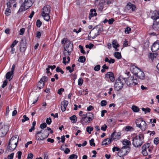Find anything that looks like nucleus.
I'll return each instance as SVG.
<instances>
[{"label": "nucleus", "instance_id": "nucleus-1", "mask_svg": "<svg viewBox=\"0 0 159 159\" xmlns=\"http://www.w3.org/2000/svg\"><path fill=\"white\" fill-rule=\"evenodd\" d=\"M144 135L143 134H140L134 137L132 139V144L135 147H140L144 142Z\"/></svg>", "mask_w": 159, "mask_h": 159}, {"label": "nucleus", "instance_id": "nucleus-2", "mask_svg": "<svg viewBox=\"0 0 159 159\" xmlns=\"http://www.w3.org/2000/svg\"><path fill=\"white\" fill-rule=\"evenodd\" d=\"M19 137L17 136H13L9 140L8 145V149L10 151H13L16 148L18 142Z\"/></svg>", "mask_w": 159, "mask_h": 159}, {"label": "nucleus", "instance_id": "nucleus-3", "mask_svg": "<svg viewBox=\"0 0 159 159\" xmlns=\"http://www.w3.org/2000/svg\"><path fill=\"white\" fill-rule=\"evenodd\" d=\"M51 7L49 5H46L42 9V16L46 21H48L50 19L49 13L51 11Z\"/></svg>", "mask_w": 159, "mask_h": 159}, {"label": "nucleus", "instance_id": "nucleus-4", "mask_svg": "<svg viewBox=\"0 0 159 159\" xmlns=\"http://www.w3.org/2000/svg\"><path fill=\"white\" fill-rule=\"evenodd\" d=\"M125 79L126 78H123L122 77H120L116 80L114 85L116 90L118 91L123 88Z\"/></svg>", "mask_w": 159, "mask_h": 159}, {"label": "nucleus", "instance_id": "nucleus-5", "mask_svg": "<svg viewBox=\"0 0 159 159\" xmlns=\"http://www.w3.org/2000/svg\"><path fill=\"white\" fill-rule=\"evenodd\" d=\"M33 3V1L32 0H25L24 3L21 4L18 11H25L30 7Z\"/></svg>", "mask_w": 159, "mask_h": 159}, {"label": "nucleus", "instance_id": "nucleus-6", "mask_svg": "<svg viewBox=\"0 0 159 159\" xmlns=\"http://www.w3.org/2000/svg\"><path fill=\"white\" fill-rule=\"evenodd\" d=\"M42 131L43 130H41L36 132L35 137L36 139L38 140H43L47 138L48 136L49 133L47 131L42 133Z\"/></svg>", "mask_w": 159, "mask_h": 159}, {"label": "nucleus", "instance_id": "nucleus-7", "mask_svg": "<svg viewBox=\"0 0 159 159\" xmlns=\"http://www.w3.org/2000/svg\"><path fill=\"white\" fill-rule=\"evenodd\" d=\"M127 86L129 87L133 86L137 84L138 81L136 78L131 76H129L125 80V81Z\"/></svg>", "mask_w": 159, "mask_h": 159}, {"label": "nucleus", "instance_id": "nucleus-8", "mask_svg": "<svg viewBox=\"0 0 159 159\" xmlns=\"http://www.w3.org/2000/svg\"><path fill=\"white\" fill-rule=\"evenodd\" d=\"M135 122L137 127L140 128L142 131H144L147 129L146 123L142 118H139L136 120Z\"/></svg>", "mask_w": 159, "mask_h": 159}, {"label": "nucleus", "instance_id": "nucleus-9", "mask_svg": "<svg viewBox=\"0 0 159 159\" xmlns=\"http://www.w3.org/2000/svg\"><path fill=\"white\" fill-rule=\"evenodd\" d=\"M73 44L70 42H68V43L66 44L64 47L63 53L65 56H70L73 50Z\"/></svg>", "mask_w": 159, "mask_h": 159}, {"label": "nucleus", "instance_id": "nucleus-10", "mask_svg": "<svg viewBox=\"0 0 159 159\" xmlns=\"http://www.w3.org/2000/svg\"><path fill=\"white\" fill-rule=\"evenodd\" d=\"M96 30L97 31V33L95 34L93 36H91V32L89 33V40L93 39L95 38L98 36L102 32L103 30V29L102 26H97L96 28Z\"/></svg>", "mask_w": 159, "mask_h": 159}, {"label": "nucleus", "instance_id": "nucleus-11", "mask_svg": "<svg viewBox=\"0 0 159 159\" xmlns=\"http://www.w3.org/2000/svg\"><path fill=\"white\" fill-rule=\"evenodd\" d=\"M48 80V78L46 76H43L38 83V87L39 89H42L44 86V83Z\"/></svg>", "mask_w": 159, "mask_h": 159}, {"label": "nucleus", "instance_id": "nucleus-12", "mask_svg": "<svg viewBox=\"0 0 159 159\" xmlns=\"http://www.w3.org/2000/svg\"><path fill=\"white\" fill-rule=\"evenodd\" d=\"M8 130V127L7 125H4L0 129V137H2L7 134Z\"/></svg>", "mask_w": 159, "mask_h": 159}, {"label": "nucleus", "instance_id": "nucleus-13", "mask_svg": "<svg viewBox=\"0 0 159 159\" xmlns=\"http://www.w3.org/2000/svg\"><path fill=\"white\" fill-rule=\"evenodd\" d=\"M121 133L120 132H116L115 131L114 132L111 134V138L112 141L117 140L120 138Z\"/></svg>", "mask_w": 159, "mask_h": 159}, {"label": "nucleus", "instance_id": "nucleus-14", "mask_svg": "<svg viewBox=\"0 0 159 159\" xmlns=\"http://www.w3.org/2000/svg\"><path fill=\"white\" fill-rule=\"evenodd\" d=\"M90 120L88 119L86 115L83 114L81 116V118L80 120V122L83 125L85 124H88L90 122Z\"/></svg>", "mask_w": 159, "mask_h": 159}, {"label": "nucleus", "instance_id": "nucleus-15", "mask_svg": "<svg viewBox=\"0 0 159 159\" xmlns=\"http://www.w3.org/2000/svg\"><path fill=\"white\" fill-rule=\"evenodd\" d=\"M140 70V69L134 65L131 66L130 67V71L135 76Z\"/></svg>", "mask_w": 159, "mask_h": 159}, {"label": "nucleus", "instance_id": "nucleus-16", "mask_svg": "<svg viewBox=\"0 0 159 159\" xmlns=\"http://www.w3.org/2000/svg\"><path fill=\"white\" fill-rule=\"evenodd\" d=\"M159 49V40H157L153 44L151 50L152 52L157 51Z\"/></svg>", "mask_w": 159, "mask_h": 159}, {"label": "nucleus", "instance_id": "nucleus-17", "mask_svg": "<svg viewBox=\"0 0 159 159\" xmlns=\"http://www.w3.org/2000/svg\"><path fill=\"white\" fill-rule=\"evenodd\" d=\"M105 77L106 79H110L111 82H113L115 80L114 75L113 73L108 72L105 74Z\"/></svg>", "mask_w": 159, "mask_h": 159}, {"label": "nucleus", "instance_id": "nucleus-18", "mask_svg": "<svg viewBox=\"0 0 159 159\" xmlns=\"http://www.w3.org/2000/svg\"><path fill=\"white\" fill-rule=\"evenodd\" d=\"M68 102L67 101L64 100L61 102V111L64 112L65 111L67 106L68 105Z\"/></svg>", "mask_w": 159, "mask_h": 159}, {"label": "nucleus", "instance_id": "nucleus-19", "mask_svg": "<svg viewBox=\"0 0 159 159\" xmlns=\"http://www.w3.org/2000/svg\"><path fill=\"white\" fill-rule=\"evenodd\" d=\"M26 48V43L22 41L20 43V51L21 52H24Z\"/></svg>", "mask_w": 159, "mask_h": 159}, {"label": "nucleus", "instance_id": "nucleus-20", "mask_svg": "<svg viewBox=\"0 0 159 159\" xmlns=\"http://www.w3.org/2000/svg\"><path fill=\"white\" fill-rule=\"evenodd\" d=\"M136 76L142 80L144 79L145 77V75L144 72L141 70L137 73V74Z\"/></svg>", "mask_w": 159, "mask_h": 159}, {"label": "nucleus", "instance_id": "nucleus-21", "mask_svg": "<svg viewBox=\"0 0 159 159\" xmlns=\"http://www.w3.org/2000/svg\"><path fill=\"white\" fill-rule=\"evenodd\" d=\"M97 15V13H96V10L95 9H92L90 10V13L89 14V20H90L91 18L94 16H96Z\"/></svg>", "mask_w": 159, "mask_h": 159}, {"label": "nucleus", "instance_id": "nucleus-22", "mask_svg": "<svg viewBox=\"0 0 159 159\" xmlns=\"http://www.w3.org/2000/svg\"><path fill=\"white\" fill-rule=\"evenodd\" d=\"M122 150H120V151H122V152H125L126 153L129 152L130 151V148L128 146H124L122 147L121 148Z\"/></svg>", "mask_w": 159, "mask_h": 159}, {"label": "nucleus", "instance_id": "nucleus-23", "mask_svg": "<svg viewBox=\"0 0 159 159\" xmlns=\"http://www.w3.org/2000/svg\"><path fill=\"white\" fill-rule=\"evenodd\" d=\"M112 140L111 138H107L104 140L102 142V145H106L111 143Z\"/></svg>", "mask_w": 159, "mask_h": 159}, {"label": "nucleus", "instance_id": "nucleus-24", "mask_svg": "<svg viewBox=\"0 0 159 159\" xmlns=\"http://www.w3.org/2000/svg\"><path fill=\"white\" fill-rule=\"evenodd\" d=\"M68 56H65L63 58V62L65 65L66 64V63H69L70 61V57Z\"/></svg>", "mask_w": 159, "mask_h": 159}, {"label": "nucleus", "instance_id": "nucleus-25", "mask_svg": "<svg viewBox=\"0 0 159 159\" xmlns=\"http://www.w3.org/2000/svg\"><path fill=\"white\" fill-rule=\"evenodd\" d=\"M85 115L88 118V119H89L91 121L94 118L93 115L91 112H88Z\"/></svg>", "mask_w": 159, "mask_h": 159}, {"label": "nucleus", "instance_id": "nucleus-26", "mask_svg": "<svg viewBox=\"0 0 159 159\" xmlns=\"http://www.w3.org/2000/svg\"><path fill=\"white\" fill-rule=\"evenodd\" d=\"M13 74V73H12L11 72H7L6 75V78L7 80L8 79L9 80H10L12 78V77H11Z\"/></svg>", "mask_w": 159, "mask_h": 159}, {"label": "nucleus", "instance_id": "nucleus-27", "mask_svg": "<svg viewBox=\"0 0 159 159\" xmlns=\"http://www.w3.org/2000/svg\"><path fill=\"white\" fill-rule=\"evenodd\" d=\"M70 119L71 121V122L73 123H75L77 120V118L76 116L74 115L70 117Z\"/></svg>", "mask_w": 159, "mask_h": 159}, {"label": "nucleus", "instance_id": "nucleus-28", "mask_svg": "<svg viewBox=\"0 0 159 159\" xmlns=\"http://www.w3.org/2000/svg\"><path fill=\"white\" fill-rule=\"evenodd\" d=\"M105 62H108L109 64H113L115 62V60L112 58H111V59L109 60L108 57H106L105 58Z\"/></svg>", "mask_w": 159, "mask_h": 159}, {"label": "nucleus", "instance_id": "nucleus-29", "mask_svg": "<svg viewBox=\"0 0 159 159\" xmlns=\"http://www.w3.org/2000/svg\"><path fill=\"white\" fill-rule=\"evenodd\" d=\"M113 47L114 48L116 47H119V45L116 40H114L112 42Z\"/></svg>", "mask_w": 159, "mask_h": 159}, {"label": "nucleus", "instance_id": "nucleus-30", "mask_svg": "<svg viewBox=\"0 0 159 159\" xmlns=\"http://www.w3.org/2000/svg\"><path fill=\"white\" fill-rule=\"evenodd\" d=\"M123 144L125 146L130 145L131 143L128 140L125 139L123 141Z\"/></svg>", "mask_w": 159, "mask_h": 159}, {"label": "nucleus", "instance_id": "nucleus-31", "mask_svg": "<svg viewBox=\"0 0 159 159\" xmlns=\"http://www.w3.org/2000/svg\"><path fill=\"white\" fill-rule=\"evenodd\" d=\"M85 57L84 56H81L80 57L78 60L79 62L81 63L84 62L85 61Z\"/></svg>", "mask_w": 159, "mask_h": 159}, {"label": "nucleus", "instance_id": "nucleus-32", "mask_svg": "<svg viewBox=\"0 0 159 159\" xmlns=\"http://www.w3.org/2000/svg\"><path fill=\"white\" fill-rule=\"evenodd\" d=\"M150 146V144L149 143H147L143 145L142 147V150H147V149H148V148H149Z\"/></svg>", "mask_w": 159, "mask_h": 159}, {"label": "nucleus", "instance_id": "nucleus-33", "mask_svg": "<svg viewBox=\"0 0 159 159\" xmlns=\"http://www.w3.org/2000/svg\"><path fill=\"white\" fill-rule=\"evenodd\" d=\"M131 109L134 112H138L139 110V108L135 106H133L131 107Z\"/></svg>", "mask_w": 159, "mask_h": 159}, {"label": "nucleus", "instance_id": "nucleus-34", "mask_svg": "<svg viewBox=\"0 0 159 159\" xmlns=\"http://www.w3.org/2000/svg\"><path fill=\"white\" fill-rule=\"evenodd\" d=\"M114 56L115 57L118 59H120L121 57V54L118 52H116L115 53Z\"/></svg>", "mask_w": 159, "mask_h": 159}, {"label": "nucleus", "instance_id": "nucleus-35", "mask_svg": "<svg viewBox=\"0 0 159 159\" xmlns=\"http://www.w3.org/2000/svg\"><path fill=\"white\" fill-rule=\"evenodd\" d=\"M157 53H150L149 55V58L152 60L154 58L156 57L157 56Z\"/></svg>", "mask_w": 159, "mask_h": 159}, {"label": "nucleus", "instance_id": "nucleus-36", "mask_svg": "<svg viewBox=\"0 0 159 159\" xmlns=\"http://www.w3.org/2000/svg\"><path fill=\"white\" fill-rule=\"evenodd\" d=\"M86 131L89 133V134L91 133V131L93 130V128L90 126H88L86 129Z\"/></svg>", "mask_w": 159, "mask_h": 159}, {"label": "nucleus", "instance_id": "nucleus-37", "mask_svg": "<svg viewBox=\"0 0 159 159\" xmlns=\"http://www.w3.org/2000/svg\"><path fill=\"white\" fill-rule=\"evenodd\" d=\"M9 1L7 3V8H10L11 7V4L14 3L16 1H13V0H9Z\"/></svg>", "mask_w": 159, "mask_h": 159}, {"label": "nucleus", "instance_id": "nucleus-38", "mask_svg": "<svg viewBox=\"0 0 159 159\" xmlns=\"http://www.w3.org/2000/svg\"><path fill=\"white\" fill-rule=\"evenodd\" d=\"M141 109L143 111L145 112V114H146L147 112H150V108L148 107H147L146 108L142 107Z\"/></svg>", "mask_w": 159, "mask_h": 159}, {"label": "nucleus", "instance_id": "nucleus-39", "mask_svg": "<svg viewBox=\"0 0 159 159\" xmlns=\"http://www.w3.org/2000/svg\"><path fill=\"white\" fill-rule=\"evenodd\" d=\"M68 42H70V41L68 40L66 38H64L61 40V43L62 44H67L68 43Z\"/></svg>", "mask_w": 159, "mask_h": 159}, {"label": "nucleus", "instance_id": "nucleus-40", "mask_svg": "<svg viewBox=\"0 0 159 159\" xmlns=\"http://www.w3.org/2000/svg\"><path fill=\"white\" fill-rule=\"evenodd\" d=\"M78 157V156L75 154H73L70 155L69 157V159H77Z\"/></svg>", "mask_w": 159, "mask_h": 159}, {"label": "nucleus", "instance_id": "nucleus-41", "mask_svg": "<svg viewBox=\"0 0 159 159\" xmlns=\"http://www.w3.org/2000/svg\"><path fill=\"white\" fill-rule=\"evenodd\" d=\"M83 80L81 78H80L78 80V85L81 86L83 83Z\"/></svg>", "mask_w": 159, "mask_h": 159}, {"label": "nucleus", "instance_id": "nucleus-42", "mask_svg": "<svg viewBox=\"0 0 159 159\" xmlns=\"http://www.w3.org/2000/svg\"><path fill=\"white\" fill-rule=\"evenodd\" d=\"M56 71L57 72H60L62 74H63L64 73V71L58 66L57 67L56 69Z\"/></svg>", "mask_w": 159, "mask_h": 159}, {"label": "nucleus", "instance_id": "nucleus-43", "mask_svg": "<svg viewBox=\"0 0 159 159\" xmlns=\"http://www.w3.org/2000/svg\"><path fill=\"white\" fill-rule=\"evenodd\" d=\"M23 119L22 120V122L23 123L25 122L26 121L28 120H29V118L27 117L25 115H24L23 116Z\"/></svg>", "mask_w": 159, "mask_h": 159}, {"label": "nucleus", "instance_id": "nucleus-44", "mask_svg": "<svg viewBox=\"0 0 159 159\" xmlns=\"http://www.w3.org/2000/svg\"><path fill=\"white\" fill-rule=\"evenodd\" d=\"M11 13V10L9 8H7L6 9L5 11V14L7 16H9L10 14Z\"/></svg>", "mask_w": 159, "mask_h": 159}, {"label": "nucleus", "instance_id": "nucleus-45", "mask_svg": "<svg viewBox=\"0 0 159 159\" xmlns=\"http://www.w3.org/2000/svg\"><path fill=\"white\" fill-rule=\"evenodd\" d=\"M100 105L102 107H104L107 105V102L105 100H102L101 102Z\"/></svg>", "mask_w": 159, "mask_h": 159}, {"label": "nucleus", "instance_id": "nucleus-46", "mask_svg": "<svg viewBox=\"0 0 159 159\" xmlns=\"http://www.w3.org/2000/svg\"><path fill=\"white\" fill-rule=\"evenodd\" d=\"M42 24L41 22L39 20H38L36 21V26L38 27H40Z\"/></svg>", "mask_w": 159, "mask_h": 159}, {"label": "nucleus", "instance_id": "nucleus-47", "mask_svg": "<svg viewBox=\"0 0 159 159\" xmlns=\"http://www.w3.org/2000/svg\"><path fill=\"white\" fill-rule=\"evenodd\" d=\"M107 128V126L105 124L102 125L101 128V130L105 131L106 130V129Z\"/></svg>", "mask_w": 159, "mask_h": 159}, {"label": "nucleus", "instance_id": "nucleus-48", "mask_svg": "<svg viewBox=\"0 0 159 159\" xmlns=\"http://www.w3.org/2000/svg\"><path fill=\"white\" fill-rule=\"evenodd\" d=\"M89 143L90 146H94L95 145V143H94V139H92L89 141Z\"/></svg>", "mask_w": 159, "mask_h": 159}, {"label": "nucleus", "instance_id": "nucleus-49", "mask_svg": "<svg viewBox=\"0 0 159 159\" xmlns=\"http://www.w3.org/2000/svg\"><path fill=\"white\" fill-rule=\"evenodd\" d=\"M66 70H69L70 73H72L74 71V68L71 69V67L69 66L66 67Z\"/></svg>", "mask_w": 159, "mask_h": 159}, {"label": "nucleus", "instance_id": "nucleus-50", "mask_svg": "<svg viewBox=\"0 0 159 159\" xmlns=\"http://www.w3.org/2000/svg\"><path fill=\"white\" fill-rule=\"evenodd\" d=\"M154 143L156 145L158 144L159 143V138H155L154 140Z\"/></svg>", "mask_w": 159, "mask_h": 159}, {"label": "nucleus", "instance_id": "nucleus-51", "mask_svg": "<svg viewBox=\"0 0 159 159\" xmlns=\"http://www.w3.org/2000/svg\"><path fill=\"white\" fill-rule=\"evenodd\" d=\"M100 68V66L99 65H98L96 66L94 68V70L96 71H99Z\"/></svg>", "mask_w": 159, "mask_h": 159}, {"label": "nucleus", "instance_id": "nucleus-52", "mask_svg": "<svg viewBox=\"0 0 159 159\" xmlns=\"http://www.w3.org/2000/svg\"><path fill=\"white\" fill-rule=\"evenodd\" d=\"M79 48L80 49V52L81 53H82L83 54H84L85 53V52L83 48L82 45H80L79 46Z\"/></svg>", "mask_w": 159, "mask_h": 159}, {"label": "nucleus", "instance_id": "nucleus-53", "mask_svg": "<svg viewBox=\"0 0 159 159\" xmlns=\"http://www.w3.org/2000/svg\"><path fill=\"white\" fill-rule=\"evenodd\" d=\"M46 122L48 125H50L52 122V120L50 117L47 118L46 120Z\"/></svg>", "mask_w": 159, "mask_h": 159}, {"label": "nucleus", "instance_id": "nucleus-54", "mask_svg": "<svg viewBox=\"0 0 159 159\" xmlns=\"http://www.w3.org/2000/svg\"><path fill=\"white\" fill-rule=\"evenodd\" d=\"M8 81L7 80H5L3 82L2 85V88H4L7 85V83Z\"/></svg>", "mask_w": 159, "mask_h": 159}, {"label": "nucleus", "instance_id": "nucleus-55", "mask_svg": "<svg viewBox=\"0 0 159 159\" xmlns=\"http://www.w3.org/2000/svg\"><path fill=\"white\" fill-rule=\"evenodd\" d=\"M47 126V124L45 123L42 124L40 125V128L41 129H43L46 128Z\"/></svg>", "mask_w": 159, "mask_h": 159}, {"label": "nucleus", "instance_id": "nucleus-56", "mask_svg": "<svg viewBox=\"0 0 159 159\" xmlns=\"http://www.w3.org/2000/svg\"><path fill=\"white\" fill-rule=\"evenodd\" d=\"M64 89L63 88H61L59 89L57 91V93L61 95L62 94V93L64 91Z\"/></svg>", "mask_w": 159, "mask_h": 159}, {"label": "nucleus", "instance_id": "nucleus-57", "mask_svg": "<svg viewBox=\"0 0 159 159\" xmlns=\"http://www.w3.org/2000/svg\"><path fill=\"white\" fill-rule=\"evenodd\" d=\"M112 150L113 152H115L116 151H118L120 150V148L117 147H114L113 148Z\"/></svg>", "mask_w": 159, "mask_h": 159}, {"label": "nucleus", "instance_id": "nucleus-58", "mask_svg": "<svg viewBox=\"0 0 159 159\" xmlns=\"http://www.w3.org/2000/svg\"><path fill=\"white\" fill-rule=\"evenodd\" d=\"M18 43V41L16 40H15L12 44L11 45V47H14V46Z\"/></svg>", "mask_w": 159, "mask_h": 159}, {"label": "nucleus", "instance_id": "nucleus-59", "mask_svg": "<svg viewBox=\"0 0 159 159\" xmlns=\"http://www.w3.org/2000/svg\"><path fill=\"white\" fill-rule=\"evenodd\" d=\"M34 155L32 153H29L28 155L27 159H32Z\"/></svg>", "mask_w": 159, "mask_h": 159}, {"label": "nucleus", "instance_id": "nucleus-60", "mask_svg": "<svg viewBox=\"0 0 159 159\" xmlns=\"http://www.w3.org/2000/svg\"><path fill=\"white\" fill-rule=\"evenodd\" d=\"M132 129L133 128L129 126H126L125 129V130L127 131H130L131 129Z\"/></svg>", "mask_w": 159, "mask_h": 159}, {"label": "nucleus", "instance_id": "nucleus-61", "mask_svg": "<svg viewBox=\"0 0 159 159\" xmlns=\"http://www.w3.org/2000/svg\"><path fill=\"white\" fill-rule=\"evenodd\" d=\"M131 30V29L129 27H127L125 30V33H127L128 34H129V33L130 31Z\"/></svg>", "mask_w": 159, "mask_h": 159}, {"label": "nucleus", "instance_id": "nucleus-62", "mask_svg": "<svg viewBox=\"0 0 159 159\" xmlns=\"http://www.w3.org/2000/svg\"><path fill=\"white\" fill-rule=\"evenodd\" d=\"M25 31V29L24 28H22L20 29V35H23Z\"/></svg>", "mask_w": 159, "mask_h": 159}, {"label": "nucleus", "instance_id": "nucleus-63", "mask_svg": "<svg viewBox=\"0 0 159 159\" xmlns=\"http://www.w3.org/2000/svg\"><path fill=\"white\" fill-rule=\"evenodd\" d=\"M14 153H12L8 156V158L9 159H13L14 155Z\"/></svg>", "mask_w": 159, "mask_h": 159}, {"label": "nucleus", "instance_id": "nucleus-64", "mask_svg": "<svg viewBox=\"0 0 159 159\" xmlns=\"http://www.w3.org/2000/svg\"><path fill=\"white\" fill-rule=\"evenodd\" d=\"M41 34L40 32L37 31L36 33V36L37 38L39 39L41 37Z\"/></svg>", "mask_w": 159, "mask_h": 159}]
</instances>
